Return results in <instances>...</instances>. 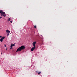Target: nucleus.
Returning <instances> with one entry per match:
<instances>
[{
	"instance_id": "obj_1",
	"label": "nucleus",
	"mask_w": 77,
	"mask_h": 77,
	"mask_svg": "<svg viewBox=\"0 0 77 77\" xmlns=\"http://www.w3.org/2000/svg\"><path fill=\"white\" fill-rule=\"evenodd\" d=\"M25 49V46H22L20 47H19L17 48L16 52L17 51H21L22 50H24Z\"/></svg>"
},
{
	"instance_id": "obj_2",
	"label": "nucleus",
	"mask_w": 77,
	"mask_h": 77,
	"mask_svg": "<svg viewBox=\"0 0 77 77\" xmlns=\"http://www.w3.org/2000/svg\"><path fill=\"white\" fill-rule=\"evenodd\" d=\"M0 14H1V16L2 17H6V14H5V12L2 11V10H1L0 11Z\"/></svg>"
},
{
	"instance_id": "obj_3",
	"label": "nucleus",
	"mask_w": 77,
	"mask_h": 77,
	"mask_svg": "<svg viewBox=\"0 0 77 77\" xmlns=\"http://www.w3.org/2000/svg\"><path fill=\"white\" fill-rule=\"evenodd\" d=\"M36 42H33L32 43V45L34 46V47H36V46H35V45L36 44Z\"/></svg>"
},
{
	"instance_id": "obj_4",
	"label": "nucleus",
	"mask_w": 77,
	"mask_h": 77,
	"mask_svg": "<svg viewBox=\"0 0 77 77\" xmlns=\"http://www.w3.org/2000/svg\"><path fill=\"white\" fill-rule=\"evenodd\" d=\"M36 48V47H32L31 49V51H33V50H34V49Z\"/></svg>"
},
{
	"instance_id": "obj_5",
	"label": "nucleus",
	"mask_w": 77,
	"mask_h": 77,
	"mask_svg": "<svg viewBox=\"0 0 77 77\" xmlns=\"http://www.w3.org/2000/svg\"><path fill=\"white\" fill-rule=\"evenodd\" d=\"M11 46L12 47L13 46H15V44H11Z\"/></svg>"
},
{
	"instance_id": "obj_6",
	"label": "nucleus",
	"mask_w": 77,
	"mask_h": 77,
	"mask_svg": "<svg viewBox=\"0 0 77 77\" xmlns=\"http://www.w3.org/2000/svg\"><path fill=\"white\" fill-rule=\"evenodd\" d=\"M38 71H36V72H37V73H38V74H40L41 73V72H38Z\"/></svg>"
},
{
	"instance_id": "obj_7",
	"label": "nucleus",
	"mask_w": 77,
	"mask_h": 77,
	"mask_svg": "<svg viewBox=\"0 0 77 77\" xmlns=\"http://www.w3.org/2000/svg\"><path fill=\"white\" fill-rule=\"evenodd\" d=\"M6 32L7 33H10V32L9 31V30H8V29H7L6 30Z\"/></svg>"
},
{
	"instance_id": "obj_8",
	"label": "nucleus",
	"mask_w": 77,
	"mask_h": 77,
	"mask_svg": "<svg viewBox=\"0 0 77 77\" xmlns=\"http://www.w3.org/2000/svg\"><path fill=\"white\" fill-rule=\"evenodd\" d=\"M5 37L3 36V37H2L1 38V39H2L3 40V39H5Z\"/></svg>"
},
{
	"instance_id": "obj_9",
	"label": "nucleus",
	"mask_w": 77,
	"mask_h": 77,
	"mask_svg": "<svg viewBox=\"0 0 77 77\" xmlns=\"http://www.w3.org/2000/svg\"><path fill=\"white\" fill-rule=\"evenodd\" d=\"M3 39H2V38H1V39H0V41H1V42H3Z\"/></svg>"
},
{
	"instance_id": "obj_10",
	"label": "nucleus",
	"mask_w": 77,
	"mask_h": 77,
	"mask_svg": "<svg viewBox=\"0 0 77 77\" xmlns=\"http://www.w3.org/2000/svg\"><path fill=\"white\" fill-rule=\"evenodd\" d=\"M10 20H11V19H10V18H9L8 19V21H10Z\"/></svg>"
},
{
	"instance_id": "obj_11",
	"label": "nucleus",
	"mask_w": 77,
	"mask_h": 77,
	"mask_svg": "<svg viewBox=\"0 0 77 77\" xmlns=\"http://www.w3.org/2000/svg\"><path fill=\"white\" fill-rule=\"evenodd\" d=\"M10 47L11 48H10V50H12V47L11 46Z\"/></svg>"
},
{
	"instance_id": "obj_12",
	"label": "nucleus",
	"mask_w": 77,
	"mask_h": 77,
	"mask_svg": "<svg viewBox=\"0 0 77 77\" xmlns=\"http://www.w3.org/2000/svg\"><path fill=\"white\" fill-rule=\"evenodd\" d=\"M34 28H35V29H36V26H34Z\"/></svg>"
},
{
	"instance_id": "obj_13",
	"label": "nucleus",
	"mask_w": 77,
	"mask_h": 77,
	"mask_svg": "<svg viewBox=\"0 0 77 77\" xmlns=\"http://www.w3.org/2000/svg\"><path fill=\"white\" fill-rule=\"evenodd\" d=\"M5 45V47H6V45Z\"/></svg>"
},
{
	"instance_id": "obj_14",
	"label": "nucleus",
	"mask_w": 77,
	"mask_h": 77,
	"mask_svg": "<svg viewBox=\"0 0 77 77\" xmlns=\"http://www.w3.org/2000/svg\"><path fill=\"white\" fill-rule=\"evenodd\" d=\"M10 22L11 23H12V21H11Z\"/></svg>"
},
{
	"instance_id": "obj_15",
	"label": "nucleus",
	"mask_w": 77,
	"mask_h": 77,
	"mask_svg": "<svg viewBox=\"0 0 77 77\" xmlns=\"http://www.w3.org/2000/svg\"><path fill=\"white\" fill-rule=\"evenodd\" d=\"M2 36H0V38H2Z\"/></svg>"
},
{
	"instance_id": "obj_16",
	"label": "nucleus",
	"mask_w": 77,
	"mask_h": 77,
	"mask_svg": "<svg viewBox=\"0 0 77 77\" xmlns=\"http://www.w3.org/2000/svg\"><path fill=\"white\" fill-rule=\"evenodd\" d=\"M2 18V17H0V19H1V18Z\"/></svg>"
},
{
	"instance_id": "obj_17",
	"label": "nucleus",
	"mask_w": 77,
	"mask_h": 77,
	"mask_svg": "<svg viewBox=\"0 0 77 77\" xmlns=\"http://www.w3.org/2000/svg\"><path fill=\"white\" fill-rule=\"evenodd\" d=\"M9 35V33H8V35Z\"/></svg>"
},
{
	"instance_id": "obj_18",
	"label": "nucleus",
	"mask_w": 77,
	"mask_h": 77,
	"mask_svg": "<svg viewBox=\"0 0 77 77\" xmlns=\"http://www.w3.org/2000/svg\"><path fill=\"white\" fill-rule=\"evenodd\" d=\"M6 50L7 51V48H6Z\"/></svg>"
},
{
	"instance_id": "obj_19",
	"label": "nucleus",
	"mask_w": 77,
	"mask_h": 77,
	"mask_svg": "<svg viewBox=\"0 0 77 77\" xmlns=\"http://www.w3.org/2000/svg\"><path fill=\"white\" fill-rule=\"evenodd\" d=\"M2 54V53H1V54Z\"/></svg>"
}]
</instances>
